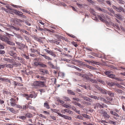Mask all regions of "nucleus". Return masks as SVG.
Returning a JSON list of instances; mask_svg holds the SVG:
<instances>
[{"instance_id": "nucleus-27", "label": "nucleus", "mask_w": 125, "mask_h": 125, "mask_svg": "<svg viewBox=\"0 0 125 125\" xmlns=\"http://www.w3.org/2000/svg\"><path fill=\"white\" fill-rule=\"evenodd\" d=\"M18 118L22 120H25L26 119L25 116H18Z\"/></svg>"}, {"instance_id": "nucleus-50", "label": "nucleus", "mask_w": 125, "mask_h": 125, "mask_svg": "<svg viewBox=\"0 0 125 125\" xmlns=\"http://www.w3.org/2000/svg\"><path fill=\"white\" fill-rule=\"evenodd\" d=\"M95 9H97V10H98L99 11H101V9L100 7H99L97 6H95Z\"/></svg>"}, {"instance_id": "nucleus-12", "label": "nucleus", "mask_w": 125, "mask_h": 125, "mask_svg": "<svg viewBox=\"0 0 125 125\" xmlns=\"http://www.w3.org/2000/svg\"><path fill=\"white\" fill-rule=\"evenodd\" d=\"M13 59L12 58V59H10L9 58H3V60L4 61H6L7 62H12V61Z\"/></svg>"}, {"instance_id": "nucleus-64", "label": "nucleus", "mask_w": 125, "mask_h": 125, "mask_svg": "<svg viewBox=\"0 0 125 125\" xmlns=\"http://www.w3.org/2000/svg\"><path fill=\"white\" fill-rule=\"evenodd\" d=\"M115 28H117L118 29H119V26L117 24H115Z\"/></svg>"}, {"instance_id": "nucleus-8", "label": "nucleus", "mask_w": 125, "mask_h": 125, "mask_svg": "<svg viewBox=\"0 0 125 125\" xmlns=\"http://www.w3.org/2000/svg\"><path fill=\"white\" fill-rule=\"evenodd\" d=\"M114 16L116 18L120 20H121L122 19V16L120 14H117L115 13Z\"/></svg>"}, {"instance_id": "nucleus-58", "label": "nucleus", "mask_w": 125, "mask_h": 125, "mask_svg": "<svg viewBox=\"0 0 125 125\" xmlns=\"http://www.w3.org/2000/svg\"><path fill=\"white\" fill-rule=\"evenodd\" d=\"M1 9L2 10H4L5 11L7 12H8V10L6 9H5L4 8H3V7Z\"/></svg>"}, {"instance_id": "nucleus-44", "label": "nucleus", "mask_w": 125, "mask_h": 125, "mask_svg": "<svg viewBox=\"0 0 125 125\" xmlns=\"http://www.w3.org/2000/svg\"><path fill=\"white\" fill-rule=\"evenodd\" d=\"M15 105L16 106H15V107H16V108H20V109H22V106H21L20 105H19V104L17 105L16 104V105Z\"/></svg>"}, {"instance_id": "nucleus-6", "label": "nucleus", "mask_w": 125, "mask_h": 125, "mask_svg": "<svg viewBox=\"0 0 125 125\" xmlns=\"http://www.w3.org/2000/svg\"><path fill=\"white\" fill-rule=\"evenodd\" d=\"M59 114V116L64 118L65 119H67L69 120H71V118L70 116H67L66 115H62L61 113Z\"/></svg>"}, {"instance_id": "nucleus-21", "label": "nucleus", "mask_w": 125, "mask_h": 125, "mask_svg": "<svg viewBox=\"0 0 125 125\" xmlns=\"http://www.w3.org/2000/svg\"><path fill=\"white\" fill-rule=\"evenodd\" d=\"M44 106L48 109H49L50 108L49 105L47 103H44Z\"/></svg>"}, {"instance_id": "nucleus-16", "label": "nucleus", "mask_w": 125, "mask_h": 125, "mask_svg": "<svg viewBox=\"0 0 125 125\" xmlns=\"http://www.w3.org/2000/svg\"><path fill=\"white\" fill-rule=\"evenodd\" d=\"M25 115V116L26 117H26L28 118H30L32 117V115L31 114L29 113L26 114Z\"/></svg>"}, {"instance_id": "nucleus-43", "label": "nucleus", "mask_w": 125, "mask_h": 125, "mask_svg": "<svg viewBox=\"0 0 125 125\" xmlns=\"http://www.w3.org/2000/svg\"><path fill=\"white\" fill-rule=\"evenodd\" d=\"M44 50L45 51H46V52L50 54L51 53H52V51H51L48 50L46 49H45Z\"/></svg>"}, {"instance_id": "nucleus-38", "label": "nucleus", "mask_w": 125, "mask_h": 125, "mask_svg": "<svg viewBox=\"0 0 125 125\" xmlns=\"http://www.w3.org/2000/svg\"><path fill=\"white\" fill-rule=\"evenodd\" d=\"M6 43L10 45H12L13 44L15 45L14 43L13 42L9 41V40H8V41H7Z\"/></svg>"}, {"instance_id": "nucleus-22", "label": "nucleus", "mask_w": 125, "mask_h": 125, "mask_svg": "<svg viewBox=\"0 0 125 125\" xmlns=\"http://www.w3.org/2000/svg\"><path fill=\"white\" fill-rule=\"evenodd\" d=\"M100 91H101L102 93L103 94H107L108 91L105 89H103L102 88V90H100Z\"/></svg>"}, {"instance_id": "nucleus-19", "label": "nucleus", "mask_w": 125, "mask_h": 125, "mask_svg": "<svg viewBox=\"0 0 125 125\" xmlns=\"http://www.w3.org/2000/svg\"><path fill=\"white\" fill-rule=\"evenodd\" d=\"M39 66H40V67H46L47 66L45 64L40 62Z\"/></svg>"}, {"instance_id": "nucleus-9", "label": "nucleus", "mask_w": 125, "mask_h": 125, "mask_svg": "<svg viewBox=\"0 0 125 125\" xmlns=\"http://www.w3.org/2000/svg\"><path fill=\"white\" fill-rule=\"evenodd\" d=\"M102 12H104L105 13H108V14L109 15H110L111 16H113V15L112 14H111V13H109L108 12V11L105 9H101V11Z\"/></svg>"}, {"instance_id": "nucleus-57", "label": "nucleus", "mask_w": 125, "mask_h": 125, "mask_svg": "<svg viewBox=\"0 0 125 125\" xmlns=\"http://www.w3.org/2000/svg\"><path fill=\"white\" fill-rule=\"evenodd\" d=\"M73 99L74 100H76L77 101H78L80 100V99H79V98L77 97L73 98Z\"/></svg>"}, {"instance_id": "nucleus-13", "label": "nucleus", "mask_w": 125, "mask_h": 125, "mask_svg": "<svg viewBox=\"0 0 125 125\" xmlns=\"http://www.w3.org/2000/svg\"><path fill=\"white\" fill-rule=\"evenodd\" d=\"M110 113L112 115L116 117H119V116L115 112H114L113 111H111Z\"/></svg>"}, {"instance_id": "nucleus-17", "label": "nucleus", "mask_w": 125, "mask_h": 125, "mask_svg": "<svg viewBox=\"0 0 125 125\" xmlns=\"http://www.w3.org/2000/svg\"><path fill=\"white\" fill-rule=\"evenodd\" d=\"M84 65L85 66L87 67L92 70H94L95 69V68H94L92 66H90L84 64Z\"/></svg>"}, {"instance_id": "nucleus-40", "label": "nucleus", "mask_w": 125, "mask_h": 125, "mask_svg": "<svg viewBox=\"0 0 125 125\" xmlns=\"http://www.w3.org/2000/svg\"><path fill=\"white\" fill-rule=\"evenodd\" d=\"M118 1V2L120 4H125V2L124 1H122V0H119Z\"/></svg>"}, {"instance_id": "nucleus-5", "label": "nucleus", "mask_w": 125, "mask_h": 125, "mask_svg": "<svg viewBox=\"0 0 125 125\" xmlns=\"http://www.w3.org/2000/svg\"><path fill=\"white\" fill-rule=\"evenodd\" d=\"M80 96L84 100L90 102H93L92 100L90 98L84 96H83L82 95H80Z\"/></svg>"}, {"instance_id": "nucleus-41", "label": "nucleus", "mask_w": 125, "mask_h": 125, "mask_svg": "<svg viewBox=\"0 0 125 125\" xmlns=\"http://www.w3.org/2000/svg\"><path fill=\"white\" fill-rule=\"evenodd\" d=\"M62 106L64 107H65V108H68V109H69L70 108V106H69L67 105V104H63L62 105Z\"/></svg>"}, {"instance_id": "nucleus-34", "label": "nucleus", "mask_w": 125, "mask_h": 125, "mask_svg": "<svg viewBox=\"0 0 125 125\" xmlns=\"http://www.w3.org/2000/svg\"><path fill=\"white\" fill-rule=\"evenodd\" d=\"M115 91L120 94H122L123 92V91L122 90L118 89H115Z\"/></svg>"}, {"instance_id": "nucleus-24", "label": "nucleus", "mask_w": 125, "mask_h": 125, "mask_svg": "<svg viewBox=\"0 0 125 125\" xmlns=\"http://www.w3.org/2000/svg\"><path fill=\"white\" fill-rule=\"evenodd\" d=\"M5 65V67L6 66L7 68H12L13 67V66L11 64H4Z\"/></svg>"}, {"instance_id": "nucleus-30", "label": "nucleus", "mask_w": 125, "mask_h": 125, "mask_svg": "<svg viewBox=\"0 0 125 125\" xmlns=\"http://www.w3.org/2000/svg\"><path fill=\"white\" fill-rule=\"evenodd\" d=\"M14 84L15 86H23V85L17 82H14Z\"/></svg>"}, {"instance_id": "nucleus-62", "label": "nucleus", "mask_w": 125, "mask_h": 125, "mask_svg": "<svg viewBox=\"0 0 125 125\" xmlns=\"http://www.w3.org/2000/svg\"><path fill=\"white\" fill-rule=\"evenodd\" d=\"M22 14H20V16L21 17L23 18H26V17L25 16L22 15Z\"/></svg>"}, {"instance_id": "nucleus-49", "label": "nucleus", "mask_w": 125, "mask_h": 125, "mask_svg": "<svg viewBox=\"0 0 125 125\" xmlns=\"http://www.w3.org/2000/svg\"><path fill=\"white\" fill-rule=\"evenodd\" d=\"M104 74L107 75H108H108H109L111 73L109 71H105L104 72Z\"/></svg>"}, {"instance_id": "nucleus-32", "label": "nucleus", "mask_w": 125, "mask_h": 125, "mask_svg": "<svg viewBox=\"0 0 125 125\" xmlns=\"http://www.w3.org/2000/svg\"><path fill=\"white\" fill-rule=\"evenodd\" d=\"M9 110L11 112L13 113H15V111L14 110L13 108H10V107L8 108Z\"/></svg>"}, {"instance_id": "nucleus-31", "label": "nucleus", "mask_w": 125, "mask_h": 125, "mask_svg": "<svg viewBox=\"0 0 125 125\" xmlns=\"http://www.w3.org/2000/svg\"><path fill=\"white\" fill-rule=\"evenodd\" d=\"M107 94L111 97H113L114 96V94L110 92L109 91H108Z\"/></svg>"}, {"instance_id": "nucleus-4", "label": "nucleus", "mask_w": 125, "mask_h": 125, "mask_svg": "<svg viewBox=\"0 0 125 125\" xmlns=\"http://www.w3.org/2000/svg\"><path fill=\"white\" fill-rule=\"evenodd\" d=\"M109 77L113 79H114L116 80H117L120 81H122V79H120L116 77L114 75L112 74H110L108 75Z\"/></svg>"}, {"instance_id": "nucleus-45", "label": "nucleus", "mask_w": 125, "mask_h": 125, "mask_svg": "<svg viewBox=\"0 0 125 125\" xmlns=\"http://www.w3.org/2000/svg\"><path fill=\"white\" fill-rule=\"evenodd\" d=\"M75 74L79 76L82 77L83 76V74L82 73H76Z\"/></svg>"}, {"instance_id": "nucleus-46", "label": "nucleus", "mask_w": 125, "mask_h": 125, "mask_svg": "<svg viewBox=\"0 0 125 125\" xmlns=\"http://www.w3.org/2000/svg\"><path fill=\"white\" fill-rule=\"evenodd\" d=\"M39 116L41 117L42 118H44L45 119L46 118V116H45L44 115L42 114H39Z\"/></svg>"}, {"instance_id": "nucleus-36", "label": "nucleus", "mask_w": 125, "mask_h": 125, "mask_svg": "<svg viewBox=\"0 0 125 125\" xmlns=\"http://www.w3.org/2000/svg\"><path fill=\"white\" fill-rule=\"evenodd\" d=\"M97 81L101 83L102 84H105V83L102 80L100 79H97Z\"/></svg>"}, {"instance_id": "nucleus-60", "label": "nucleus", "mask_w": 125, "mask_h": 125, "mask_svg": "<svg viewBox=\"0 0 125 125\" xmlns=\"http://www.w3.org/2000/svg\"><path fill=\"white\" fill-rule=\"evenodd\" d=\"M68 35L69 36L71 37H72L73 38H75V36H74L72 34H68Z\"/></svg>"}, {"instance_id": "nucleus-33", "label": "nucleus", "mask_w": 125, "mask_h": 125, "mask_svg": "<svg viewBox=\"0 0 125 125\" xmlns=\"http://www.w3.org/2000/svg\"><path fill=\"white\" fill-rule=\"evenodd\" d=\"M20 31L22 32H23L25 33L27 35H29L30 34L29 32H28L27 31L21 29L20 30Z\"/></svg>"}, {"instance_id": "nucleus-29", "label": "nucleus", "mask_w": 125, "mask_h": 125, "mask_svg": "<svg viewBox=\"0 0 125 125\" xmlns=\"http://www.w3.org/2000/svg\"><path fill=\"white\" fill-rule=\"evenodd\" d=\"M51 110L53 112L57 113L59 115V114H60V113L57 110L54 109H51Z\"/></svg>"}, {"instance_id": "nucleus-39", "label": "nucleus", "mask_w": 125, "mask_h": 125, "mask_svg": "<svg viewBox=\"0 0 125 125\" xmlns=\"http://www.w3.org/2000/svg\"><path fill=\"white\" fill-rule=\"evenodd\" d=\"M63 98L64 99V100L65 101H70V100L68 97H67L65 96L63 97Z\"/></svg>"}, {"instance_id": "nucleus-1", "label": "nucleus", "mask_w": 125, "mask_h": 125, "mask_svg": "<svg viewBox=\"0 0 125 125\" xmlns=\"http://www.w3.org/2000/svg\"><path fill=\"white\" fill-rule=\"evenodd\" d=\"M44 82L35 81L33 83L32 86L34 88H37L38 87H43L45 86Z\"/></svg>"}, {"instance_id": "nucleus-18", "label": "nucleus", "mask_w": 125, "mask_h": 125, "mask_svg": "<svg viewBox=\"0 0 125 125\" xmlns=\"http://www.w3.org/2000/svg\"><path fill=\"white\" fill-rule=\"evenodd\" d=\"M106 83L109 86H112L115 85V83H110L108 82H107Z\"/></svg>"}, {"instance_id": "nucleus-15", "label": "nucleus", "mask_w": 125, "mask_h": 125, "mask_svg": "<svg viewBox=\"0 0 125 125\" xmlns=\"http://www.w3.org/2000/svg\"><path fill=\"white\" fill-rule=\"evenodd\" d=\"M13 12L16 14H17L19 16H20V14H23L21 12L15 10H14Z\"/></svg>"}, {"instance_id": "nucleus-53", "label": "nucleus", "mask_w": 125, "mask_h": 125, "mask_svg": "<svg viewBox=\"0 0 125 125\" xmlns=\"http://www.w3.org/2000/svg\"><path fill=\"white\" fill-rule=\"evenodd\" d=\"M91 63H94L95 64H98L99 63V62H96V61H91Z\"/></svg>"}, {"instance_id": "nucleus-52", "label": "nucleus", "mask_w": 125, "mask_h": 125, "mask_svg": "<svg viewBox=\"0 0 125 125\" xmlns=\"http://www.w3.org/2000/svg\"><path fill=\"white\" fill-rule=\"evenodd\" d=\"M83 103H84L87 105H91V103L88 102H84Z\"/></svg>"}, {"instance_id": "nucleus-51", "label": "nucleus", "mask_w": 125, "mask_h": 125, "mask_svg": "<svg viewBox=\"0 0 125 125\" xmlns=\"http://www.w3.org/2000/svg\"><path fill=\"white\" fill-rule=\"evenodd\" d=\"M25 96H26V98L27 100H29V98L30 97H29V95H28L27 94H25Z\"/></svg>"}, {"instance_id": "nucleus-7", "label": "nucleus", "mask_w": 125, "mask_h": 125, "mask_svg": "<svg viewBox=\"0 0 125 125\" xmlns=\"http://www.w3.org/2000/svg\"><path fill=\"white\" fill-rule=\"evenodd\" d=\"M10 104L12 106H14L16 105V104L15 103L16 100L13 98H11L10 100Z\"/></svg>"}, {"instance_id": "nucleus-56", "label": "nucleus", "mask_w": 125, "mask_h": 125, "mask_svg": "<svg viewBox=\"0 0 125 125\" xmlns=\"http://www.w3.org/2000/svg\"><path fill=\"white\" fill-rule=\"evenodd\" d=\"M50 116L53 120H56V118L54 116L52 115H50Z\"/></svg>"}, {"instance_id": "nucleus-63", "label": "nucleus", "mask_w": 125, "mask_h": 125, "mask_svg": "<svg viewBox=\"0 0 125 125\" xmlns=\"http://www.w3.org/2000/svg\"><path fill=\"white\" fill-rule=\"evenodd\" d=\"M58 101H59V102H59L60 103H61L62 104H63L64 103V102L62 100H59Z\"/></svg>"}, {"instance_id": "nucleus-42", "label": "nucleus", "mask_w": 125, "mask_h": 125, "mask_svg": "<svg viewBox=\"0 0 125 125\" xmlns=\"http://www.w3.org/2000/svg\"><path fill=\"white\" fill-rule=\"evenodd\" d=\"M119 9H120V12H121V11H123L125 12V10L122 7L120 6Z\"/></svg>"}, {"instance_id": "nucleus-11", "label": "nucleus", "mask_w": 125, "mask_h": 125, "mask_svg": "<svg viewBox=\"0 0 125 125\" xmlns=\"http://www.w3.org/2000/svg\"><path fill=\"white\" fill-rule=\"evenodd\" d=\"M67 92L68 94H70L73 95H75V93L73 92L70 90H67Z\"/></svg>"}, {"instance_id": "nucleus-25", "label": "nucleus", "mask_w": 125, "mask_h": 125, "mask_svg": "<svg viewBox=\"0 0 125 125\" xmlns=\"http://www.w3.org/2000/svg\"><path fill=\"white\" fill-rule=\"evenodd\" d=\"M88 81L90 82H92L93 83H97V82L96 81V80L93 79H92L90 78Z\"/></svg>"}, {"instance_id": "nucleus-23", "label": "nucleus", "mask_w": 125, "mask_h": 125, "mask_svg": "<svg viewBox=\"0 0 125 125\" xmlns=\"http://www.w3.org/2000/svg\"><path fill=\"white\" fill-rule=\"evenodd\" d=\"M95 105L98 108H104V106H103L99 103H97Z\"/></svg>"}, {"instance_id": "nucleus-10", "label": "nucleus", "mask_w": 125, "mask_h": 125, "mask_svg": "<svg viewBox=\"0 0 125 125\" xmlns=\"http://www.w3.org/2000/svg\"><path fill=\"white\" fill-rule=\"evenodd\" d=\"M0 39L1 40L5 42H7L8 41V40H9V39L7 37L3 36Z\"/></svg>"}, {"instance_id": "nucleus-61", "label": "nucleus", "mask_w": 125, "mask_h": 125, "mask_svg": "<svg viewBox=\"0 0 125 125\" xmlns=\"http://www.w3.org/2000/svg\"><path fill=\"white\" fill-rule=\"evenodd\" d=\"M22 10L24 12H27V13H29V14H30V12L29 11H28V10H25L24 9H22Z\"/></svg>"}, {"instance_id": "nucleus-3", "label": "nucleus", "mask_w": 125, "mask_h": 125, "mask_svg": "<svg viewBox=\"0 0 125 125\" xmlns=\"http://www.w3.org/2000/svg\"><path fill=\"white\" fill-rule=\"evenodd\" d=\"M100 113L103 115V116L105 118H108L110 117L109 115H108L107 112L103 110H101L100 112Z\"/></svg>"}, {"instance_id": "nucleus-47", "label": "nucleus", "mask_w": 125, "mask_h": 125, "mask_svg": "<svg viewBox=\"0 0 125 125\" xmlns=\"http://www.w3.org/2000/svg\"><path fill=\"white\" fill-rule=\"evenodd\" d=\"M109 123L111 124H113L114 125H115L116 123L115 122V121L111 120H110L109 121Z\"/></svg>"}, {"instance_id": "nucleus-37", "label": "nucleus", "mask_w": 125, "mask_h": 125, "mask_svg": "<svg viewBox=\"0 0 125 125\" xmlns=\"http://www.w3.org/2000/svg\"><path fill=\"white\" fill-rule=\"evenodd\" d=\"M91 13L94 15L95 16L96 15V12L94 11L92 9L90 10Z\"/></svg>"}, {"instance_id": "nucleus-28", "label": "nucleus", "mask_w": 125, "mask_h": 125, "mask_svg": "<svg viewBox=\"0 0 125 125\" xmlns=\"http://www.w3.org/2000/svg\"><path fill=\"white\" fill-rule=\"evenodd\" d=\"M14 20L16 21L17 22H23V21L22 20L19 19L17 18H15Z\"/></svg>"}, {"instance_id": "nucleus-26", "label": "nucleus", "mask_w": 125, "mask_h": 125, "mask_svg": "<svg viewBox=\"0 0 125 125\" xmlns=\"http://www.w3.org/2000/svg\"><path fill=\"white\" fill-rule=\"evenodd\" d=\"M75 117L76 119H79L82 120L83 119V117H82L80 115H76L75 116Z\"/></svg>"}, {"instance_id": "nucleus-14", "label": "nucleus", "mask_w": 125, "mask_h": 125, "mask_svg": "<svg viewBox=\"0 0 125 125\" xmlns=\"http://www.w3.org/2000/svg\"><path fill=\"white\" fill-rule=\"evenodd\" d=\"M10 54L11 56H12V58L11 57V58L15 59L16 57L15 55V54L13 53V52H10Z\"/></svg>"}, {"instance_id": "nucleus-59", "label": "nucleus", "mask_w": 125, "mask_h": 125, "mask_svg": "<svg viewBox=\"0 0 125 125\" xmlns=\"http://www.w3.org/2000/svg\"><path fill=\"white\" fill-rule=\"evenodd\" d=\"M53 43H55L57 45H58L59 44L60 42L56 41H53Z\"/></svg>"}, {"instance_id": "nucleus-20", "label": "nucleus", "mask_w": 125, "mask_h": 125, "mask_svg": "<svg viewBox=\"0 0 125 125\" xmlns=\"http://www.w3.org/2000/svg\"><path fill=\"white\" fill-rule=\"evenodd\" d=\"M89 97L91 98H94L95 99L99 100V97L96 96L94 95H92L89 96Z\"/></svg>"}, {"instance_id": "nucleus-2", "label": "nucleus", "mask_w": 125, "mask_h": 125, "mask_svg": "<svg viewBox=\"0 0 125 125\" xmlns=\"http://www.w3.org/2000/svg\"><path fill=\"white\" fill-rule=\"evenodd\" d=\"M99 19L103 22L105 21V19L106 18V15L105 14H102L98 15Z\"/></svg>"}, {"instance_id": "nucleus-48", "label": "nucleus", "mask_w": 125, "mask_h": 125, "mask_svg": "<svg viewBox=\"0 0 125 125\" xmlns=\"http://www.w3.org/2000/svg\"><path fill=\"white\" fill-rule=\"evenodd\" d=\"M94 86L96 88H97V89L99 90V91L102 90V88L100 87L97 85H95Z\"/></svg>"}, {"instance_id": "nucleus-54", "label": "nucleus", "mask_w": 125, "mask_h": 125, "mask_svg": "<svg viewBox=\"0 0 125 125\" xmlns=\"http://www.w3.org/2000/svg\"><path fill=\"white\" fill-rule=\"evenodd\" d=\"M115 85L117 86L120 88H122V86L120 85H119V84L118 83H115Z\"/></svg>"}, {"instance_id": "nucleus-35", "label": "nucleus", "mask_w": 125, "mask_h": 125, "mask_svg": "<svg viewBox=\"0 0 125 125\" xmlns=\"http://www.w3.org/2000/svg\"><path fill=\"white\" fill-rule=\"evenodd\" d=\"M64 111H65L66 112L68 113L69 114H71L72 113V111L67 109H65Z\"/></svg>"}, {"instance_id": "nucleus-55", "label": "nucleus", "mask_w": 125, "mask_h": 125, "mask_svg": "<svg viewBox=\"0 0 125 125\" xmlns=\"http://www.w3.org/2000/svg\"><path fill=\"white\" fill-rule=\"evenodd\" d=\"M34 64L36 66L39 65V64H40V62H35L34 63Z\"/></svg>"}]
</instances>
